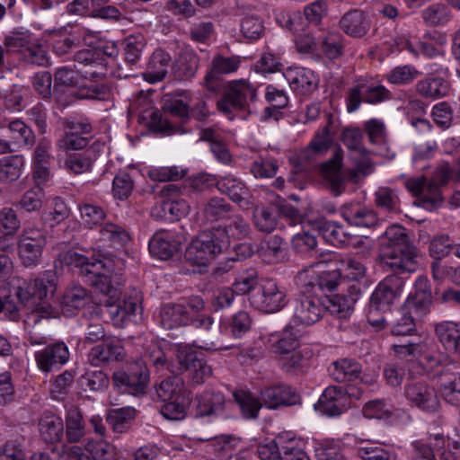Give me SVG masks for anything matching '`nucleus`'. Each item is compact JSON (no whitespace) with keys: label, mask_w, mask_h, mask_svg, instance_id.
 <instances>
[{"label":"nucleus","mask_w":460,"mask_h":460,"mask_svg":"<svg viewBox=\"0 0 460 460\" xmlns=\"http://www.w3.org/2000/svg\"><path fill=\"white\" fill-rule=\"evenodd\" d=\"M343 49V37L339 32H329L321 39V50L330 60L340 58Z\"/></svg>","instance_id":"4d7b16f0"},{"label":"nucleus","mask_w":460,"mask_h":460,"mask_svg":"<svg viewBox=\"0 0 460 460\" xmlns=\"http://www.w3.org/2000/svg\"><path fill=\"white\" fill-rule=\"evenodd\" d=\"M289 324L293 327L311 325L320 320L324 313L323 304L316 295L299 292L291 304Z\"/></svg>","instance_id":"6e6552de"},{"label":"nucleus","mask_w":460,"mask_h":460,"mask_svg":"<svg viewBox=\"0 0 460 460\" xmlns=\"http://www.w3.org/2000/svg\"><path fill=\"white\" fill-rule=\"evenodd\" d=\"M184 305L190 315L191 325L198 329H204L206 331L210 330L214 321L211 316L203 314L205 303L202 297L199 296H191Z\"/></svg>","instance_id":"a19ab883"},{"label":"nucleus","mask_w":460,"mask_h":460,"mask_svg":"<svg viewBox=\"0 0 460 460\" xmlns=\"http://www.w3.org/2000/svg\"><path fill=\"white\" fill-rule=\"evenodd\" d=\"M134 190V181L125 171L119 172L112 181L113 197L119 200L127 199Z\"/></svg>","instance_id":"0e129e2a"},{"label":"nucleus","mask_w":460,"mask_h":460,"mask_svg":"<svg viewBox=\"0 0 460 460\" xmlns=\"http://www.w3.org/2000/svg\"><path fill=\"white\" fill-rule=\"evenodd\" d=\"M420 72L412 66H399L392 69L386 75L389 83L393 84L403 85L411 84Z\"/></svg>","instance_id":"774afa93"},{"label":"nucleus","mask_w":460,"mask_h":460,"mask_svg":"<svg viewBox=\"0 0 460 460\" xmlns=\"http://www.w3.org/2000/svg\"><path fill=\"white\" fill-rule=\"evenodd\" d=\"M33 38V34L29 30L19 27L9 31L4 36L3 43L7 52L22 54Z\"/></svg>","instance_id":"37998d69"},{"label":"nucleus","mask_w":460,"mask_h":460,"mask_svg":"<svg viewBox=\"0 0 460 460\" xmlns=\"http://www.w3.org/2000/svg\"><path fill=\"white\" fill-rule=\"evenodd\" d=\"M252 221L260 232L271 233L278 225V214L271 207H256L252 213Z\"/></svg>","instance_id":"c03bdc74"},{"label":"nucleus","mask_w":460,"mask_h":460,"mask_svg":"<svg viewBox=\"0 0 460 460\" xmlns=\"http://www.w3.org/2000/svg\"><path fill=\"white\" fill-rule=\"evenodd\" d=\"M6 136L16 147H31L35 143L33 130L22 119L5 120L3 125Z\"/></svg>","instance_id":"cd10ccee"},{"label":"nucleus","mask_w":460,"mask_h":460,"mask_svg":"<svg viewBox=\"0 0 460 460\" xmlns=\"http://www.w3.org/2000/svg\"><path fill=\"white\" fill-rule=\"evenodd\" d=\"M339 26L347 35L353 38H362L370 30L371 21L364 11L351 9L342 15Z\"/></svg>","instance_id":"5701e85b"},{"label":"nucleus","mask_w":460,"mask_h":460,"mask_svg":"<svg viewBox=\"0 0 460 460\" xmlns=\"http://www.w3.org/2000/svg\"><path fill=\"white\" fill-rule=\"evenodd\" d=\"M39 429L41 438L47 443H56L62 438L64 424L62 420L53 413H44L40 420Z\"/></svg>","instance_id":"ea45409f"},{"label":"nucleus","mask_w":460,"mask_h":460,"mask_svg":"<svg viewBox=\"0 0 460 460\" xmlns=\"http://www.w3.org/2000/svg\"><path fill=\"white\" fill-rule=\"evenodd\" d=\"M444 445L443 434L431 435L427 440H415L411 444V457L412 460H435V451Z\"/></svg>","instance_id":"473e14b6"},{"label":"nucleus","mask_w":460,"mask_h":460,"mask_svg":"<svg viewBox=\"0 0 460 460\" xmlns=\"http://www.w3.org/2000/svg\"><path fill=\"white\" fill-rule=\"evenodd\" d=\"M124 347L117 338H107L102 343L93 347L88 354L91 365L100 367L113 361H119L124 357Z\"/></svg>","instance_id":"f3484780"},{"label":"nucleus","mask_w":460,"mask_h":460,"mask_svg":"<svg viewBox=\"0 0 460 460\" xmlns=\"http://www.w3.org/2000/svg\"><path fill=\"white\" fill-rule=\"evenodd\" d=\"M329 371L333 380L339 383L355 382L360 379L362 366L356 359L343 358L334 361Z\"/></svg>","instance_id":"7c9ffc66"},{"label":"nucleus","mask_w":460,"mask_h":460,"mask_svg":"<svg viewBox=\"0 0 460 460\" xmlns=\"http://www.w3.org/2000/svg\"><path fill=\"white\" fill-rule=\"evenodd\" d=\"M69 350L63 341H57L38 350L34 354L37 367L43 372L58 369L69 359Z\"/></svg>","instance_id":"dca6fc26"},{"label":"nucleus","mask_w":460,"mask_h":460,"mask_svg":"<svg viewBox=\"0 0 460 460\" xmlns=\"http://www.w3.org/2000/svg\"><path fill=\"white\" fill-rule=\"evenodd\" d=\"M46 243V235L41 229L24 228L17 243L22 264L26 268L39 265Z\"/></svg>","instance_id":"9b49d317"},{"label":"nucleus","mask_w":460,"mask_h":460,"mask_svg":"<svg viewBox=\"0 0 460 460\" xmlns=\"http://www.w3.org/2000/svg\"><path fill=\"white\" fill-rule=\"evenodd\" d=\"M360 296L359 286L352 284L347 288L346 293L328 296L327 304L323 305L324 310H328L339 318H347L353 312L354 305Z\"/></svg>","instance_id":"a211bd4d"},{"label":"nucleus","mask_w":460,"mask_h":460,"mask_svg":"<svg viewBox=\"0 0 460 460\" xmlns=\"http://www.w3.org/2000/svg\"><path fill=\"white\" fill-rule=\"evenodd\" d=\"M416 93L425 99H439L449 91L448 83L442 77L429 76L417 82Z\"/></svg>","instance_id":"e433bc0d"},{"label":"nucleus","mask_w":460,"mask_h":460,"mask_svg":"<svg viewBox=\"0 0 460 460\" xmlns=\"http://www.w3.org/2000/svg\"><path fill=\"white\" fill-rule=\"evenodd\" d=\"M416 319L417 318L411 314V312L402 307L392 324V333L397 336L413 334L416 332Z\"/></svg>","instance_id":"bf43d9fd"},{"label":"nucleus","mask_w":460,"mask_h":460,"mask_svg":"<svg viewBox=\"0 0 460 460\" xmlns=\"http://www.w3.org/2000/svg\"><path fill=\"white\" fill-rule=\"evenodd\" d=\"M337 270L341 278L358 281L366 275V267L359 261L347 257L337 261Z\"/></svg>","instance_id":"603ef678"},{"label":"nucleus","mask_w":460,"mask_h":460,"mask_svg":"<svg viewBox=\"0 0 460 460\" xmlns=\"http://www.w3.org/2000/svg\"><path fill=\"white\" fill-rule=\"evenodd\" d=\"M234 401L238 404L242 415L246 420H256L260 410L263 407L260 396L256 397L249 391L236 390L233 393Z\"/></svg>","instance_id":"58836bf2"},{"label":"nucleus","mask_w":460,"mask_h":460,"mask_svg":"<svg viewBox=\"0 0 460 460\" xmlns=\"http://www.w3.org/2000/svg\"><path fill=\"white\" fill-rule=\"evenodd\" d=\"M419 252L407 231L399 225L387 227L379 239L377 261L385 271H391L375 288L370 310L386 312L398 300L404 288L403 273L417 270Z\"/></svg>","instance_id":"f257e3e1"},{"label":"nucleus","mask_w":460,"mask_h":460,"mask_svg":"<svg viewBox=\"0 0 460 460\" xmlns=\"http://www.w3.org/2000/svg\"><path fill=\"white\" fill-rule=\"evenodd\" d=\"M171 66V55L161 49H155L149 59L147 70L144 73V79L150 84L161 82Z\"/></svg>","instance_id":"c85d7f7f"},{"label":"nucleus","mask_w":460,"mask_h":460,"mask_svg":"<svg viewBox=\"0 0 460 460\" xmlns=\"http://www.w3.org/2000/svg\"><path fill=\"white\" fill-rule=\"evenodd\" d=\"M283 239L279 235L270 236L257 252L267 263L278 262L283 255Z\"/></svg>","instance_id":"6e6d98bb"},{"label":"nucleus","mask_w":460,"mask_h":460,"mask_svg":"<svg viewBox=\"0 0 460 460\" xmlns=\"http://www.w3.org/2000/svg\"><path fill=\"white\" fill-rule=\"evenodd\" d=\"M65 431L69 443H77L86 435V425L78 408L71 407L67 411Z\"/></svg>","instance_id":"4c0bfd02"},{"label":"nucleus","mask_w":460,"mask_h":460,"mask_svg":"<svg viewBox=\"0 0 460 460\" xmlns=\"http://www.w3.org/2000/svg\"><path fill=\"white\" fill-rule=\"evenodd\" d=\"M435 332L444 348L460 354V323L445 321L436 324Z\"/></svg>","instance_id":"72a5a7b5"},{"label":"nucleus","mask_w":460,"mask_h":460,"mask_svg":"<svg viewBox=\"0 0 460 460\" xmlns=\"http://www.w3.org/2000/svg\"><path fill=\"white\" fill-rule=\"evenodd\" d=\"M341 216L349 225L370 228L377 224L376 213L358 204H346L341 208Z\"/></svg>","instance_id":"a878e982"},{"label":"nucleus","mask_w":460,"mask_h":460,"mask_svg":"<svg viewBox=\"0 0 460 460\" xmlns=\"http://www.w3.org/2000/svg\"><path fill=\"white\" fill-rule=\"evenodd\" d=\"M451 177V167L442 164L436 168L430 179L424 176L409 178L405 188L418 198L419 204L426 209H433L443 201L440 188L445 186Z\"/></svg>","instance_id":"7ed1b4c3"},{"label":"nucleus","mask_w":460,"mask_h":460,"mask_svg":"<svg viewBox=\"0 0 460 460\" xmlns=\"http://www.w3.org/2000/svg\"><path fill=\"white\" fill-rule=\"evenodd\" d=\"M285 77L290 87L298 94L308 95L318 88V76L314 71L307 68L296 67L288 69L285 74Z\"/></svg>","instance_id":"4be33fe9"},{"label":"nucleus","mask_w":460,"mask_h":460,"mask_svg":"<svg viewBox=\"0 0 460 460\" xmlns=\"http://www.w3.org/2000/svg\"><path fill=\"white\" fill-rule=\"evenodd\" d=\"M21 55L27 63L31 65L46 66L49 64L47 51L40 40L35 37Z\"/></svg>","instance_id":"680f3d73"},{"label":"nucleus","mask_w":460,"mask_h":460,"mask_svg":"<svg viewBox=\"0 0 460 460\" xmlns=\"http://www.w3.org/2000/svg\"><path fill=\"white\" fill-rule=\"evenodd\" d=\"M341 148L337 149L332 158L323 163L320 167V172L326 187L335 197L340 196L346 189L345 177L341 172Z\"/></svg>","instance_id":"2eb2a0df"},{"label":"nucleus","mask_w":460,"mask_h":460,"mask_svg":"<svg viewBox=\"0 0 460 460\" xmlns=\"http://www.w3.org/2000/svg\"><path fill=\"white\" fill-rule=\"evenodd\" d=\"M59 260L68 266L80 268L85 281L108 296L102 306L115 326L123 327L136 315L139 299L133 296L119 298L124 285L120 273L124 261L121 259L103 256L90 261L75 251H67L59 255Z\"/></svg>","instance_id":"f03ea898"},{"label":"nucleus","mask_w":460,"mask_h":460,"mask_svg":"<svg viewBox=\"0 0 460 460\" xmlns=\"http://www.w3.org/2000/svg\"><path fill=\"white\" fill-rule=\"evenodd\" d=\"M145 358L157 370H167L174 373V366L171 363V350H164L160 344L153 342L146 349Z\"/></svg>","instance_id":"79ce46f5"},{"label":"nucleus","mask_w":460,"mask_h":460,"mask_svg":"<svg viewBox=\"0 0 460 460\" xmlns=\"http://www.w3.org/2000/svg\"><path fill=\"white\" fill-rule=\"evenodd\" d=\"M404 395L411 406L433 413L440 406L435 388L420 380H411L404 386Z\"/></svg>","instance_id":"ddd939ff"},{"label":"nucleus","mask_w":460,"mask_h":460,"mask_svg":"<svg viewBox=\"0 0 460 460\" xmlns=\"http://www.w3.org/2000/svg\"><path fill=\"white\" fill-rule=\"evenodd\" d=\"M146 40L142 34L128 36L124 40V56L127 63L135 65L140 59Z\"/></svg>","instance_id":"052dcab7"},{"label":"nucleus","mask_w":460,"mask_h":460,"mask_svg":"<svg viewBox=\"0 0 460 460\" xmlns=\"http://www.w3.org/2000/svg\"><path fill=\"white\" fill-rule=\"evenodd\" d=\"M239 57H224L217 55L213 58L210 69L204 78V86L209 92L217 90V81L223 75H228L237 71L240 66Z\"/></svg>","instance_id":"aec40b11"},{"label":"nucleus","mask_w":460,"mask_h":460,"mask_svg":"<svg viewBox=\"0 0 460 460\" xmlns=\"http://www.w3.org/2000/svg\"><path fill=\"white\" fill-rule=\"evenodd\" d=\"M217 236L221 239H226L227 247L231 240H242L248 238L252 233L249 223L240 214L229 216L223 226L215 228Z\"/></svg>","instance_id":"bb28decb"},{"label":"nucleus","mask_w":460,"mask_h":460,"mask_svg":"<svg viewBox=\"0 0 460 460\" xmlns=\"http://www.w3.org/2000/svg\"><path fill=\"white\" fill-rule=\"evenodd\" d=\"M399 198L394 190L388 187H380L375 192V203L388 212L399 211Z\"/></svg>","instance_id":"69168bd1"},{"label":"nucleus","mask_w":460,"mask_h":460,"mask_svg":"<svg viewBox=\"0 0 460 460\" xmlns=\"http://www.w3.org/2000/svg\"><path fill=\"white\" fill-rule=\"evenodd\" d=\"M255 97V89L246 80L232 81L217 106L218 111L230 115L236 111H244L248 101H253Z\"/></svg>","instance_id":"9d476101"},{"label":"nucleus","mask_w":460,"mask_h":460,"mask_svg":"<svg viewBox=\"0 0 460 460\" xmlns=\"http://www.w3.org/2000/svg\"><path fill=\"white\" fill-rule=\"evenodd\" d=\"M57 285V273L45 270L33 279L22 280L17 288L16 295L22 302H27L31 298L43 300L56 292Z\"/></svg>","instance_id":"f8f14e48"},{"label":"nucleus","mask_w":460,"mask_h":460,"mask_svg":"<svg viewBox=\"0 0 460 460\" xmlns=\"http://www.w3.org/2000/svg\"><path fill=\"white\" fill-rule=\"evenodd\" d=\"M164 109L172 117L181 121V125H174L166 119H164L159 111H154L150 114L149 127L156 132L166 135L185 134L189 129L184 124L190 119V107L189 103L181 99H169L164 102Z\"/></svg>","instance_id":"39448f33"},{"label":"nucleus","mask_w":460,"mask_h":460,"mask_svg":"<svg viewBox=\"0 0 460 460\" xmlns=\"http://www.w3.org/2000/svg\"><path fill=\"white\" fill-rule=\"evenodd\" d=\"M364 133L358 127H345L341 130V140L350 151L357 154H367L368 149L364 146Z\"/></svg>","instance_id":"864d4df0"},{"label":"nucleus","mask_w":460,"mask_h":460,"mask_svg":"<svg viewBox=\"0 0 460 460\" xmlns=\"http://www.w3.org/2000/svg\"><path fill=\"white\" fill-rule=\"evenodd\" d=\"M250 304L261 312L277 313L288 304L286 289L272 279H263L251 296Z\"/></svg>","instance_id":"423d86ee"},{"label":"nucleus","mask_w":460,"mask_h":460,"mask_svg":"<svg viewBox=\"0 0 460 460\" xmlns=\"http://www.w3.org/2000/svg\"><path fill=\"white\" fill-rule=\"evenodd\" d=\"M440 393L445 401L454 406H460V376L446 374L440 378Z\"/></svg>","instance_id":"de8ad7c7"},{"label":"nucleus","mask_w":460,"mask_h":460,"mask_svg":"<svg viewBox=\"0 0 460 460\" xmlns=\"http://www.w3.org/2000/svg\"><path fill=\"white\" fill-rule=\"evenodd\" d=\"M115 386L123 393L138 396L144 394L149 383V371L144 359L128 363L126 371H117L112 376Z\"/></svg>","instance_id":"0eeeda50"},{"label":"nucleus","mask_w":460,"mask_h":460,"mask_svg":"<svg viewBox=\"0 0 460 460\" xmlns=\"http://www.w3.org/2000/svg\"><path fill=\"white\" fill-rule=\"evenodd\" d=\"M226 249H227L226 239L217 236L214 228L200 233L186 249L184 258L192 265L207 266Z\"/></svg>","instance_id":"20e7f679"},{"label":"nucleus","mask_w":460,"mask_h":460,"mask_svg":"<svg viewBox=\"0 0 460 460\" xmlns=\"http://www.w3.org/2000/svg\"><path fill=\"white\" fill-rule=\"evenodd\" d=\"M100 240L110 246H122L129 240V234L121 226L107 222L100 229Z\"/></svg>","instance_id":"3c124183"},{"label":"nucleus","mask_w":460,"mask_h":460,"mask_svg":"<svg viewBox=\"0 0 460 460\" xmlns=\"http://www.w3.org/2000/svg\"><path fill=\"white\" fill-rule=\"evenodd\" d=\"M226 406V398L221 392L205 391L196 396V414L199 417L218 415Z\"/></svg>","instance_id":"c756f323"},{"label":"nucleus","mask_w":460,"mask_h":460,"mask_svg":"<svg viewBox=\"0 0 460 460\" xmlns=\"http://www.w3.org/2000/svg\"><path fill=\"white\" fill-rule=\"evenodd\" d=\"M313 227L327 242L334 245H356L352 234L344 230L343 226L333 221H327L324 218H318L313 223Z\"/></svg>","instance_id":"393cba45"},{"label":"nucleus","mask_w":460,"mask_h":460,"mask_svg":"<svg viewBox=\"0 0 460 460\" xmlns=\"http://www.w3.org/2000/svg\"><path fill=\"white\" fill-rule=\"evenodd\" d=\"M431 296L429 295L409 296L402 307L411 312L417 319L422 318L429 312Z\"/></svg>","instance_id":"338daca9"},{"label":"nucleus","mask_w":460,"mask_h":460,"mask_svg":"<svg viewBox=\"0 0 460 460\" xmlns=\"http://www.w3.org/2000/svg\"><path fill=\"white\" fill-rule=\"evenodd\" d=\"M135 414L136 411L132 407L115 409L109 412L106 421L114 432L123 433L129 429Z\"/></svg>","instance_id":"09e8293b"},{"label":"nucleus","mask_w":460,"mask_h":460,"mask_svg":"<svg viewBox=\"0 0 460 460\" xmlns=\"http://www.w3.org/2000/svg\"><path fill=\"white\" fill-rule=\"evenodd\" d=\"M233 210V207L223 198H211L204 206L203 216L208 222L226 219Z\"/></svg>","instance_id":"49530a36"},{"label":"nucleus","mask_w":460,"mask_h":460,"mask_svg":"<svg viewBox=\"0 0 460 460\" xmlns=\"http://www.w3.org/2000/svg\"><path fill=\"white\" fill-rule=\"evenodd\" d=\"M84 449L92 460H116L115 447L103 439H90Z\"/></svg>","instance_id":"5fc2aeb1"},{"label":"nucleus","mask_w":460,"mask_h":460,"mask_svg":"<svg viewBox=\"0 0 460 460\" xmlns=\"http://www.w3.org/2000/svg\"><path fill=\"white\" fill-rule=\"evenodd\" d=\"M187 173L185 169L179 166L151 167L147 176L154 181H176L181 180Z\"/></svg>","instance_id":"e2e57ef3"},{"label":"nucleus","mask_w":460,"mask_h":460,"mask_svg":"<svg viewBox=\"0 0 460 460\" xmlns=\"http://www.w3.org/2000/svg\"><path fill=\"white\" fill-rule=\"evenodd\" d=\"M332 144V138L331 135L327 134V128H321L316 131L308 146L301 153L300 159L310 164L323 155L330 149Z\"/></svg>","instance_id":"c9c22d12"},{"label":"nucleus","mask_w":460,"mask_h":460,"mask_svg":"<svg viewBox=\"0 0 460 460\" xmlns=\"http://www.w3.org/2000/svg\"><path fill=\"white\" fill-rule=\"evenodd\" d=\"M216 187L219 192L227 195L231 200L243 208H247L252 204L247 187L242 181L232 175L219 178L216 182Z\"/></svg>","instance_id":"b1692460"},{"label":"nucleus","mask_w":460,"mask_h":460,"mask_svg":"<svg viewBox=\"0 0 460 460\" xmlns=\"http://www.w3.org/2000/svg\"><path fill=\"white\" fill-rule=\"evenodd\" d=\"M160 318L163 327L168 330L190 324V315L182 304L164 305L160 310Z\"/></svg>","instance_id":"2f4dec72"},{"label":"nucleus","mask_w":460,"mask_h":460,"mask_svg":"<svg viewBox=\"0 0 460 460\" xmlns=\"http://www.w3.org/2000/svg\"><path fill=\"white\" fill-rule=\"evenodd\" d=\"M420 17L427 27H443L453 19V13L447 4L434 3L420 12Z\"/></svg>","instance_id":"f704fd0d"},{"label":"nucleus","mask_w":460,"mask_h":460,"mask_svg":"<svg viewBox=\"0 0 460 460\" xmlns=\"http://www.w3.org/2000/svg\"><path fill=\"white\" fill-rule=\"evenodd\" d=\"M364 393L362 387L349 385L345 389L339 386L327 387L318 401L319 409L328 416H338L350 404V397L358 399Z\"/></svg>","instance_id":"1a4fd4ad"},{"label":"nucleus","mask_w":460,"mask_h":460,"mask_svg":"<svg viewBox=\"0 0 460 460\" xmlns=\"http://www.w3.org/2000/svg\"><path fill=\"white\" fill-rule=\"evenodd\" d=\"M183 393V380L177 376L165 378L156 387V395L163 402L185 397Z\"/></svg>","instance_id":"a18cd8bd"},{"label":"nucleus","mask_w":460,"mask_h":460,"mask_svg":"<svg viewBox=\"0 0 460 460\" xmlns=\"http://www.w3.org/2000/svg\"><path fill=\"white\" fill-rule=\"evenodd\" d=\"M356 455L362 460H390L391 454L380 444L362 441L356 447Z\"/></svg>","instance_id":"13d9d810"},{"label":"nucleus","mask_w":460,"mask_h":460,"mask_svg":"<svg viewBox=\"0 0 460 460\" xmlns=\"http://www.w3.org/2000/svg\"><path fill=\"white\" fill-rule=\"evenodd\" d=\"M24 161L21 155H10L0 160V181L9 182L17 180L22 171Z\"/></svg>","instance_id":"8fccbe9b"},{"label":"nucleus","mask_w":460,"mask_h":460,"mask_svg":"<svg viewBox=\"0 0 460 460\" xmlns=\"http://www.w3.org/2000/svg\"><path fill=\"white\" fill-rule=\"evenodd\" d=\"M91 300V296L86 288L77 283L68 285L60 299V307L62 314L66 316H71L77 314Z\"/></svg>","instance_id":"412c9836"},{"label":"nucleus","mask_w":460,"mask_h":460,"mask_svg":"<svg viewBox=\"0 0 460 460\" xmlns=\"http://www.w3.org/2000/svg\"><path fill=\"white\" fill-rule=\"evenodd\" d=\"M260 398L263 406L269 410L295 405L300 400L296 390L285 384H277L261 388Z\"/></svg>","instance_id":"4468645a"},{"label":"nucleus","mask_w":460,"mask_h":460,"mask_svg":"<svg viewBox=\"0 0 460 460\" xmlns=\"http://www.w3.org/2000/svg\"><path fill=\"white\" fill-rule=\"evenodd\" d=\"M181 241L171 231H156L149 240L148 249L150 254L159 260L172 258L180 249Z\"/></svg>","instance_id":"6ab92c4d"}]
</instances>
